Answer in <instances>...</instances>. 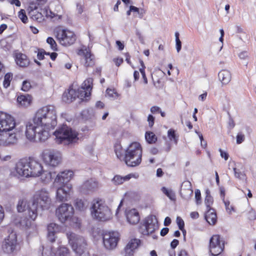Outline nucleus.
Segmentation results:
<instances>
[{"label":"nucleus","mask_w":256,"mask_h":256,"mask_svg":"<svg viewBox=\"0 0 256 256\" xmlns=\"http://www.w3.org/2000/svg\"><path fill=\"white\" fill-rule=\"evenodd\" d=\"M15 60L16 64L20 67H26L30 63L27 56L22 53H17L16 54Z\"/></svg>","instance_id":"5"},{"label":"nucleus","mask_w":256,"mask_h":256,"mask_svg":"<svg viewBox=\"0 0 256 256\" xmlns=\"http://www.w3.org/2000/svg\"><path fill=\"white\" fill-rule=\"evenodd\" d=\"M220 36H224V31L222 29L220 30Z\"/></svg>","instance_id":"43"},{"label":"nucleus","mask_w":256,"mask_h":256,"mask_svg":"<svg viewBox=\"0 0 256 256\" xmlns=\"http://www.w3.org/2000/svg\"><path fill=\"white\" fill-rule=\"evenodd\" d=\"M51 53L49 52H46L45 51V52L44 53V55H47V56H50V54Z\"/></svg>","instance_id":"50"},{"label":"nucleus","mask_w":256,"mask_h":256,"mask_svg":"<svg viewBox=\"0 0 256 256\" xmlns=\"http://www.w3.org/2000/svg\"><path fill=\"white\" fill-rule=\"evenodd\" d=\"M100 83H101V84L104 83V78H102V79H101V80H100Z\"/></svg>","instance_id":"52"},{"label":"nucleus","mask_w":256,"mask_h":256,"mask_svg":"<svg viewBox=\"0 0 256 256\" xmlns=\"http://www.w3.org/2000/svg\"><path fill=\"white\" fill-rule=\"evenodd\" d=\"M88 36H89L90 38V33L88 34Z\"/></svg>","instance_id":"55"},{"label":"nucleus","mask_w":256,"mask_h":256,"mask_svg":"<svg viewBox=\"0 0 256 256\" xmlns=\"http://www.w3.org/2000/svg\"><path fill=\"white\" fill-rule=\"evenodd\" d=\"M65 67L67 69H70L72 67V65L71 64H69V63H68V64H66V65H65Z\"/></svg>","instance_id":"40"},{"label":"nucleus","mask_w":256,"mask_h":256,"mask_svg":"<svg viewBox=\"0 0 256 256\" xmlns=\"http://www.w3.org/2000/svg\"><path fill=\"white\" fill-rule=\"evenodd\" d=\"M130 10H132V12H137L139 13V8H138L134 6H130Z\"/></svg>","instance_id":"31"},{"label":"nucleus","mask_w":256,"mask_h":256,"mask_svg":"<svg viewBox=\"0 0 256 256\" xmlns=\"http://www.w3.org/2000/svg\"><path fill=\"white\" fill-rule=\"evenodd\" d=\"M158 49L160 50H163L164 49V46L162 44H160L158 46Z\"/></svg>","instance_id":"44"},{"label":"nucleus","mask_w":256,"mask_h":256,"mask_svg":"<svg viewBox=\"0 0 256 256\" xmlns=\"http://www.w3.org/2000/svg\"><path fill=\"white\" fill-rule=\"evenodd\" d=\"M236 30H237V32L238 33H241L242 32V29L240 28V26H236Z\"/></svg>","instance_id":"37"},{"label":"nucleus","mask_w":256,"mask_h":256,"mask_svg":"<svg viewBox=\"0 0 256 256\" xmlns=\"http://www.w3.org/2000/svg\"><path fill=\"white\" fill-rule=\"evenodd\" d=\"M230 6L229 4H226L225 6V10L227 12V13L228 12V10H230Z\"/></svg>","instance_id":"42"},{"label":"nucleus","mask_w":256,"mask_h":256,"mask_svg":"<svg viewBox=\"0 0 256 256\" xmlns=\"http://www.w3.org/2000/svg\"><path fill=\"white\" fill-rule=\"evenodd\" d=\"M248 56V52H243L239 54V57L241 59H245Z\"/></svg>","instance_id":"23"},{"label":"nucleus","mask_w":256,"mask_h":256,"mask_svg":"<svg viewBox=\"0 0 256 256\" xmlns=\"http://www.w3.org/2000/svg\"><path fill=\"white\" fill-rule=\"evenodd\" d=\"M126 62L128 64H130V55L128 54V53H126Z\"/></svg>","instance_id":"33"},{"label":"nucleus","mask_w":256,"mask_h":256,"mask_svg":"<svg viewBox=\"0 0 256 256\" xmlns=\"http://www.w3.org/2000/svg\"><path fill=\"white\" fill-rule=\"evenodd\" d=\"M46 42L50 45V48L54 51H58V48L57 44L54 40L50 36H49L46 39Z\"/></svg>","instance_id":"9"},{"label":"nucleus","mask_w":256,"mask_h":256,"mask_svg":"<svg viewBox=\"0 0 256 256\" xmlns=\"http://www.w3.org/2000/svg\"><path fill=\"white\" fill-rule=\"evenodd\" d=\"M140 77L139 72L137 70H135L134 72V81H136L138 80Z\"/></svg>","instance_id":"27"},{"label":"nucleus","mask_w":256,"mask_h":256,"mask_svg":"<svg viewBox=\"0 0 256 256\" xmlns=\"http://www.w3.org/2000/svg\"><path fill=\"white\" fill-rule=\"evenodd\" d=\"M224 36H220V38H219V40L222 42H223V40H224V38H223Z\"/></svg>","instance_id":"49"},{"label":"nucleus","mask_w":256,"mask_h":256,"mask_svg":"<svg viewBox=\"0 0 256 256\" xmlns=\"http://www.w3.org/2000/svg\"><path fill=\"white\" fill-rule=\"evenodd\" d=\"M104 106V104L100 101H98L96 104V107L98 108H102Z\"/></svg>","instance_id":"22"},{"label":"nucleus","mask_w":256,"mask_h":256,"mask_svg":"<svg viewBox=\"0 0 256 256\" xmlns=\"http://www.w3.org/2000/svg\"><path fill=\"white\" fill-rule=\"evenodd\" d=\"M46 0H36L38 5L42 4L46 2Z\"/></svg>","instance_id":"34"},{"label":"nucleus","mask_w":256,"mask_h":256,"mask_svg":"<svg viewBox=\"0 0 256 256\" xmlns=\"http://www.w3.org/2000/svg\"><path fill=\"white\" fill-rule=\"evenodd\" d=\"M54 34L59 42L65 46L72 44L76 40V36L73 32L62 29L60 26L56 28L54 30Z\"/></svg>","instance_id":"1"},{"label":"nucleus","mask_w":256,"mask_h":256,"mask_svg":"<svg viewBox=\"0 0 256 256\" xmlns=\"http://www.w3.org/2000/svg\"><path fill=\"white\" fill-rule=\"evenodd\" d=\"M93 79L89 78L84 81L81 88L76 92V97H80V99L86 98L90 95V91L92 88Z\"/></svg>","instance_id":"2"},{"label":"nucleus","mask_w":256,"mask_h":256,"mask_svg":"<svg viewBox=\"0 0 256 256\" xmlns=\"http://www.w3.org/2000/svg\"><path fill=\"white\" fill-rule=\"evenodd\" d=\"M144 53L146 56H148L150 54V51L148 50H146L144 51Z\"/></svg>","instance_id":"41"},{"label":"nucleus","mask_w":256,"mask_h":256,"mask_svg":"<svg viewBox=\"0 0 256 256\" xmlns=\"http://www.w3.org/2000/svg\"><path fill=\"white\" fill-rule=\"evenodd\" d=\"M131 12H132V10H130H130H128L126 12L127 15L130 16L131 14Z\"/></svg>","instance_id":"48"},{"label":"nucleus","mask_w":256,"mask_h":256,"mask_svg":"<svg viewBox=\"0 0 256 256\" xmlns=\"http://www.w3.org/2000/svg\"><path fill=\"white\" fill-rule=\"evenodd\" d=\"M17 102L22 106L25 107L28 106L32 102V96L28 94H21L18 96Z\"/></svg>","instance_id":"6"},{"label":"nucleus","mask_w":256,"mask_h":256,"mask_svg":"<svg viewBox=\"0 0 256 256\" xmlns=\"http://www.w3.org/2000/svg\"><path fill=\"white\" fill-rule=\"evenodd\" d=\"M30 28L31 29V30L34 34H36L38 32V30L36 28L33 26H30Z\"/></svg>","instance_id":"32"},{"label":"nucleus","mask_w":256,"mask_h":256,"mask_svg":"<svg viewBox=\"0 0 256 256\" xmlns=\"http://www.w3.org/2000/svg\"><path fill=\"white\" fill-rule=\"evenodd\" d=\"M176 51L178 52H179L182 48V42L180 40H176Z\"/></svg>","instance_id":"16"},{"label":"nucleus","mask_w":256,"mask_h":256,"mask_svg":"<svg viewBox=\"0 0 256 256\" xmlns=\"http://www.w3.org/2000/svg\"><path fill=\"white\" fill-rule=\"evenodd\" d=\"M114 62L116 66H119L123 62L124 60L122 58H114Z\"/></svg>","instance_id":"19"},{"label":"nucleus","mask_w":256,"mask_h":256,"mask_svg":"<svg viewBox=\"0 0 256 256\" xmlns=\"http://www.w3.org/2000/svg\"><path fill=\"white\" fill-rule=\"evenodd\" d=\"M45 50L42 49H39L38 52L37 54V58L39 60H42L44 58V54Z\"/></svg>","instance_id":"14"},{"label":"nucleus","mask_w":256,"mask_h":256,"mask_svg":"<svg viewBox=\"0 0 256 256\" xmlns=\"http://www.w3.org/2000/svg\"><path fill=\"white\" fill-rule=\"evenodd\" d=\"M116 44L120 50H124V45L123 42H121L120 40H116Z\"/></svg>","instance_id":"17"},{"label":"nucleus","mask_w":256,"mask_h":256,"mask_svg":"<svg viewBox=\"0 0 256 256\" xmlns=\"http://www.w3.org/2000/svg\"><path fill=\"white\" fill-rule=\"evenodd\" d=\"M121 4V2L120 0H118L114 5V10L115 12H118V6Z\"/></svg>","instance_id":"28"},{"label":"nucleus","mask_w":256,"mask_h":256,"mask_svg":"<svg viewBox=\"0 0 256 256\" xmlns=\"http://www.w3.org/2000/svg\"><path fill=\"white\" fill-rule=\"evenodd\" d=\"M126 4L128 5L131 3L130 0H122Z\"/></svg>","instance_id":"39"},{"label":"nucleus","mask_w":256,"mask_h":256,"mask_svg":"<svg viewBox=\"0 0 256 256\" xmlns=\"http://www.w3.org/2000/svg\"><path fill=\"white\" fill-rule=\"evenodd\" d=\"M136 35L138 37L140 42L142 44H144V38L143 36H142L140 32L138 30H136Z\"/></svg>","instance_id":"18"},{"label":"nucleus","mask_w":256,"mask_h":256,"mask_svg":"<svg viewBox=\"0 0 256 256\" xmlns=\"http://www.w3.org/2000/svg\"><path fill=\"white\" fill-rule=\"evenodd\" d=\"M37 15H34L32 16V18L33 19H38V17L36 16Z\"/></svg>","instance_id":"51"},{"label":"nucleus","mask_w":256,"mask_h":256,"mask_svg":"<svg viewBox=\"0 0 256 256\" xmlns=\"http://www.w3.org/2000/svg\"><path fill=\"white\" fill-rule=\"evenodd\" d=\"M55 110V108L52 105H48L42 107L37 112H53Z\"/></svg>","instance_id":"11"},{"label":"nucleus","mask_w":256,"mask_h":256,"mask_svg":"<svg viewBox=\"0 0 256 256\" xmlns=\"http://www.w3.org/2000/svg\"><path fill=\"white\" fill-rule=\"evenodd\" d=\"M168 68L170 69V70H172L173 68V66H172V64H168Z\"/></svg>","instance_id":"47"},{"label":"nucleus","mask_w":256,"mask_h":256,"mask_svg":"<svg viewBox=\"0 0 256 256\" xmlns=\"http://www.w3.org/2000/svg\"><path fill=\"white\" fill-rule=\"evenodd\" d=\"M0 112H2V111H0Z\"/></svg>","instance_id":"57"},{"label":"nucleus","mask_w":256,"mask_h":256,"mask_svg":"<svg viewBox=\"0 0 256 256\" xmlns=\"http://www.w3.org/2000/svg\"><path fill=\"white\" fill-rule=\"evenodd\" d=\"M10 2L12 4H14L16 6H20V2L19 0H12Z\"/></svg>","instance_id":"25"},{"label":"nucleus","mask_w":256,"mask_h":256,"mask_svg":"<svg viewBox=\"0 0 256 256\" xmlns=\"http://www.w3.org/2000/svg\"><path fill=\"white\" fill-rule=\"evenodd\" d=\"M92 55L90 52H86L84 54V60L85 61L84 66L86 68L92 66L94 65V62L92 58Z\"/></svg>","instance_id":"7"},{"label":"nucleus","mask_w":256,"mask_h":256,"mask_svg":"<svg viewBox=\"0 0 256 256\" xmlns=\"http://www.w3.org/2000/svg\"><path fill=\"white\" fill-rule=\"evenodd\" d=\"M62 18V15H56V18H57L58 20H61Z\"/></svg>","instance_id":"45"},{"label":"nucleus","mask_w":256,"mask_h":256,"mask_svg":"<svg viewBox=\"0 0 256 256\" xmlns=\"http://www.w3.org/2000/svg\"><path fill=\"white\" fill-rule=\"evenodd\" d=\"M18 16L23 23H27L28 18L26 14V12L24 10L21 9L20 10V11L18 12Z\"/></svg>","instance_id":"10"},{"label":"nucleus","mask_w":256,"mask_h":256,"mask_svg":"<svg viewBox=\"0 0 256 256\" xmlns=\"http://www.w3.org/2000/svg\"><path fill=\"white\" fill-rule=\"evenodd\" d=\"M12 78V73L8 72L6 74L4 77V80L3 82L4 86L5 88H7L10 86Z\"/></svg>","instance_id":"8"},{"label":"nucleus","mask_w":256,"mask_h":256,"mask_svg":"<svg viewBox=\"0 0 256 256\" xmlns=\"http://www.w3.org/2000/svg\"><path fill=\"white\" fill-rule=\"evenodd\" d=\"M150 112H162L160 108L157 106H153L150 108Z\"/></svg>","instance_id":"20"},{"label":"nucleus","mask_w":256,"mask_h":256,"mask_svg":"<svg viewBox=\"0 0 256 256\" xmlns=\"http://www.w3.org/2000/svg\"><path fill=\"white\" fill-rule=\"evenodd\" d=\"M30 8L32 10H36L38 8L37 4L34 2H30Z\"/></svg>","instance_id":"26"},{"label":"nucleus","mask_w":256,"mask_h":256,"mask_svg":"<svg viewBox=\"0 0 256 256\" xmlns=\"http://www.w3.org/2000/svg\"><path fill=\"white\" fill-rule=\"evenodd\" d=\"M76 10L78 14H81L83 12V6L80 4H76Z\"/></svg>","instance_id":"21"},{"label":"nucleus","mask_w":256,"mask_h":256,"mask_svg":"<svg viewBox=\"0 0 256 256\" xmlns=\"http://www.w3.org/2000/svg\"><path fill=\"white\" fill-rule=\"evenodd\" d=\"M218 79L222 84H227L231 80L232 75L230 72L226 70H220L218 74Z\"/></svg>","instance_id":"4"},{"label":"nucleus","mask_w":256,"mask_h":256,"mask_svg":"<svg viewBox=\"0 0 256 256\" xmlns=\"http://www.w3.org/2000/svg\"><path fill=\"white\" fill-rule=\"evenodd\" d=\"M140 66H142L141 68H143L144 70L146 68V66H144V62L142 60H140Z\"/></svg>","instance_id":"36"},{"label":"nucleus","mask_w":256,"mask_h":256,"mask_svg":"<svg viewBox=\"0 0 256 256\" xmlns=\"http://www.w3.org/2000/svg\"><path fill=\"white\" fill-rule=\"evenodd\" d=\"M194 112H198V109L196 108L194 109Z\"/></svg>","instance_id":"54"},{"label":"nucleus","mask_w":256,"mask_h":256,"mask_svg":"<svg viewBox=\"0 0 256 256\" xmlns=\"http://www.w3.org/2000/svg\"><path fill=\"white\" fill-rule=\"evenodd\" d=\"M31 88V84L28 80H24L22 82V90L23 91L27 92Z\"/></svg>","instance_id":"12"},{"label":"nucleus","mask_w":256,"mask_h":256,"mask_svg":"<svg viewBox=\"0 0 256 256\" xmlns=\"http://www.w3.org/2000/svg\"><path fill=\"white\" fill-rule=\"evenodd\" d=\"M76 98V92L72 89L68 90V92H64L62 96V100L66 103H70Z\"/></svg>","instance_id":"3"},{"label":"nucleus","mask_w":256,"mask_h":256,"mask_svg":"<svg viewBox=\"0 0 256 256\" xmlns=\"http://www.w3.org/2000/svg\"><path fill=\"white\" fill-rule=\"evenodd\" d=\"M206 96H207L206 92H204V93L200 94L199 96V100H200L202 101H204L206 98Z\"/></svg>","instance_id":"30"},{"label":"nucleus","mask_w":256,"mask_h":256,"mask_svg":"<svg viewBox=\"0 0 256 256\" xmlns=\"http://www.w3.org/2000/svg\"><path fill=\"white\" fill-rule=\"evenodd\" d=\"M34 62L35 63H36L38 66H40L41 65V63L38 62V60H34Z\"/></svg>","instance_id":"46"},{"label":"nucleus","mask_w":256,"mask_h":256,"mask_svg":"<svg viewBox=\"0 0 256 256\" xmlns=\"http://www.w3.org/2000/svg\"><path fill=\"white\" fill-rule=\"evenodd\" d=\"M139 70L142 75V78L144 80V82L145 84H148V80H147V78L146 76L144 70L143 68H140Z\"/></svg>","instance_id":"15"},{"label":"nucleus","mask_w":256,"mask_h":256,"mask_svg":"<svg viewBox=\"0 0 256 256\" xmlns=\"http://www.w3.org/2000/svg\"><path fill=\"white\" fill-rule=\"evenodd\" d=\"M168 74L169 76H170V75L171 74V73H170V71L169 70L168 71Z\"/></svg>","instance_id":"53"},{"label":"nucleus","mask_w":256,"mask_h":256,"mask_svg":"<svg viewBox=\"0 0 256 256\" xmlns=\"http://www.w3.org/2000/svg\"><path fill=\"white\" fill-rule=\"evenodd\" d=\"M180 34L178 32H176L175 33V36H176V40H180L179 38Z\"/></svg>","instance_id":"38"},{"label":"nucleus","mask_w":256,"mask_h":256,"mask_svg":"<svg viewBox=\"0 0 256 256\" xmlns=\"http://www.w3.org/2000/svg\"><path fill=\"white\" fill-rule=\"evenodd\" d=\"M106 94L110 98H115L118 96L116 92H114V90L108 88L106 90Z\"/></svg>","instance_id":"13"},{"label":"nucleus","mask_w":256,"mask_h":256,"mask_svg":"<svg viewBox=\"0 0 256 256\" xmlns=\"http://www.w3.org/2000/svg\"><path fill=\"white\" fill-rule=\"evenodd\" d=\"M8 26L6 24H2L0 26V34L7 28Z\"/></svg>","instance_id":"24"},{"label":"nucleus","mask_w":256,"mask_h":256,"mask_svg":"<svg viewBox=\"0 0 256 256\" xmlns=\"http://www.w3.org/2000/svg\"><path fill=\"white\" fill-rule=\"evenodd\" d=\"M4 0H0L1 2H4Z\"/></svg>","instance_id":"56"},{"label":"nucleus","mask_w":256,"mask_h":256,"mask_svg":"<svg viewBox=\"0 0 256 256\" xmlns=\"http://www.w3.org/2000/svg\"><path fill=\"white\" fill-rule=\"evenodd\" d=\"M58 56V54L56 53V52H52L50 54V58L52 60H54L56 57Z\"/></svg>","instance_id":"29"},{"label":"nucleus","mask_w":256,"mask_h":256,"mask_svg":"<svg viewBox=\"0 0 256 256\" xmlns=\"http://www.w3.org/2000/svg\"><path fill=\"white\" fill-rule=\"evenodd\" d=\"M125 82H126V86H127V87L129 88V87H130V86H132V82H130V81H129V80H126L125 81Z\"/></svg>","instance_id":"35"}]
</instances>
